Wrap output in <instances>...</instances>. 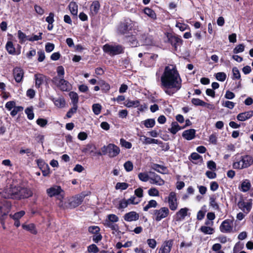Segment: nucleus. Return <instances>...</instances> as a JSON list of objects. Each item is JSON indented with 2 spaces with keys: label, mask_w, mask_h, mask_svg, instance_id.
Listing matches in <instances>:
<instances>
[{
  "label": "nucleus",
  "mask_w": 253,
  "mask_h": 253,
  "mask_svg": "<svg viewBox=\"0 0 253 253\" xmlns=\"http://www.w3.org/2000/svg\"><path fill=\"white\" fill-rule=\"evenodd\" d=\"M161 87L169 96L173 95L180 89L182 80L175 66L169 65L165 68L161 77Z\"/></svg>",
  "instance_id": "f257e3e1"
},
{
  "label": "nucleus",
  "mask_w": 253,
  "mask_h": 253,
  "mask_svg": "<svg viewBox=\"0 0 253 253\" xmlns=\"http://www.w3.org/2000/svg\"><path fill=\"white\" fill-rule=\"evenodd\" d=\"M253 165V157L250 155H244L237 156L234 159L232 168L235 169H243L250 167Z\"/></svg>",
  "instance_id": "f03ea898"
},
{
  "label": "nucleus",
  "mask_w": 253,
  "mask_h": 253,
  "mask_svg": "<svg viewBox=\"0 0 253 253\" xmlns=\"http://www.w3.org/2000/svg\"><path fill=\"white\" fill-rule=\"evenodd\" d=\"M102 49L105 53L111 56H114L124 52L123 46L117 44L106 43L103 46Z\"/></svg>",
  "instance_id": "7ed1b4c3"
},
{
  "label": "nucleus",
  "mask_w": 253,
  "mask_h": 253,
  "mask_svg": "<svg viewBox=\"0 0 253 253\" xmlns=\"http://www.w3.org/2000/svg\"><path fill=\"white\" fill-rule=\"evenodd\" d=\"M102 154L99 153V155H107L109 157H116L120 152V149L117 145L110 143L107 146H104L101 148Z\"/></svg>",
  "instance_id": "20e7f679"
},
{
  "label": "nucleus",
  "mask_w": 253,
  "mask_h": 253,
  "mask_svg": "<svg viewBox=\"0 0 253 253\" xmlns=\"http://www.w3.org/2000/svg\"><path fill=\"white\" fill-rule=\"evenodd\" d=\"M52 83L63 91H68L72 89L71 84L63 78L54 77Z\"/></svg>",
  "instance_id": "39448f33"
},
{
  "label": "nucleus",
  "mask_w": 253,
  "mask_h": 253,
  "mask_svg": "<svg viewBox=\"0 0 253 253\" xmlns=\"http://www.w3.org/2000/svg\"><path fill=\"white\" fill-rule=\"evenodd\" d=\"M219 230L223 233H232L235 232L233 227V220L227 219L222 222Z\"/></svg>",
  "instance_id": "423d86ee"
},
{
  "label": "nucleus",
  "mask_w": 253,
  "mask_h": 253,
  "mask_svg": "<svg viewBox=\"0 0 253 253\" xmlns=\"http://www.w3.org/2000/svg\"><path fill=\"white\" fill-rule=\"evenodd\" d=\"M136 23L129 19H126L121 23L118 27V30L121 34H126L128 31L132 30L135 27Z\"/></svg>",
  "instance_id": "0eeeda50"
},
{
  "label": "nucleus",
  "mask_w": 253,
  "mask_h": 253,
  "mask_svg": "<svg viewBox=\"0 0 253 253\" xmlns=\"http://www.w3.org/2000/svg\"><path fill=\"white\" fill-rule=\"evenodd\" d=\"M165 200L168 202L169 207L171 211H175L177 209L178 202L175 192H170L169 196L165 198Z\"/></svg>",
  "instance_id": "6e6552de"
},
{
  "label": "nucleus",
  "mask_w": 253,
  "mask_h": 253,
  "mask_svg": "<svg viewBox=\"0 0 253 253\" xmlns=\"http://www.w3.org/2000/svg\"><path fill=\"white\" fill-rule=\"evenodd\" d=\"M47 195L50 197H59L60 199L63 198V194L64 193L60 186L56 185H53L46 190Z\"/></svg>",
  "instance_id": "1a4fd4ad"
},
{
  "label": "nucleus",
  "mask_w": 253,
  "mask_h": 253,
  "mask_svg": "<svg viewBox=\"0 0 253 253\" xmlns=\"http://www.w3.org/2000/svg\"><path fill=\"white\" fill-rule=\"evenodd\" d=\"M169 213V210L167 207H162L159 210H155L153 211V215L157 221H160L162 219L167 217Z\"/></svg>",
  "instance_id": "9d476101"
},
{
  "label": "nucleus",
  "mask_w": 253,
  "mask_h": 253,
  "mask_svg": "<svg viewBox=\"0 0 253 253\" xmlns=\"http://www.w3.org/2000/svg\"><path fill=\"white\" fill-rule=\"evenodd\" d=\"M173 245V240L165 241L159 249L158 253H170Z\"/></svg>",
  "instance_id": "9b49d317"
},
{
  "label": "nucleus",
  "mask_w": 253,
  "mask_h": 253,
  "mask_svg": "<svg viewBox=\"0 0 253 253\" xmlns=\"http://www.w3.org/2000/svg\"><path fill=\"white\" fill-rule=\"evenodd\" d=\"M238 206L245 213L248 214L252 209V203L251 200L246 202L243 200H241L238 203Z\"/></svg>",
  "instance_id": "f8f14e48"
},
{
  "label": "nucleus",
  "mask_w": 253,
  "mask_h": 253,
  "mask_svg": "<svg viewBox=\"0 0 253 253\" xmlns=\"http://www.w3.org/2000/svg\"><path fill=\"white\" fill-rule=\"evenodd\" d=\"M85 196V195L81 194L73 197L69 203L70 208H74L81 205Z\"/></svg>",
  "instance_id": "ddd939ff"
},
{
  "label": "nucleus",
  "mask_w": 253,
  "mask_h": 253,
  "mask_svg": "<svg viewBox=\"0 0 253 253\" xmlns=\"http://www.w3.org/2000/svg\"><path fill=\"white\" fill-rule=\"evenodd\" d=\"M149 181L150 183L158 186H162L165 184V181L161 178L160 176L155 173L150 172Z\"/></svg>",
  "instance_id": "4468645a"
},
{
  "label": "nucleus",
  "mask_w": 253,
  "mask_h": 253,
  "mask_svg": "<svg viewBox=\"0 0 253 253\" xmlns=\"http://www.w3.org/2000/svg\"><path fill=\"white\" fill-rule=\"evenodd\" d=\"M19 186H11L7 190V198L19 199Z\"/></svg>",
  "instance_id": "2eb2a0df"
},
{
  "label": "nucleus",
  "mask_w": 253,
  "mask_h": 253,
  "mask_svg": "<svg viewBox=\"0 0 253 253\" xmlns=\"http://www.w3.org/2000/svg\"><path fill=\"white\" fill-rule=\"evenodd\" d=\"M189 209L187 208H184L180 209L176 212L174 217L176 221H181L185 219V217L188 215Z\"/></svg>",
  "instance_id": "dca6fc26"
},
{
  "label": "nucleus",
  "mask_w": 253,
  "mask_h": 253,
  "mask_svg": "<svg viewBox=\"0 0 253 253\" xmlns=\"http://www.w3.org/2000/svg\"><path fill=\"white\" fill-rule=\"evenodd\" d=\"M123 218L127 222H131L137 220L139 218V215L135 211H131L124 214Z\"/></svg>",
  "instance_id": "f3484780"
},
{
  "label": "nucleus",
  "mask_w": 253,
  "mask_h": 253,
  "mask_svg": "<svg viewBox=\"0 0 253 253\" xmlns=\"http://www.w3.org/2000/svg\"><path fill=\"white\" fill-rule=\"evenodd\" d=\"M10 208V204L9 202L5 201L3 205H0V218L4 219L7 215Z\"/></svg>",
  "instance_id": "a211bd4d"
},
{
  "label": "nucleus",
  "mask_w": 253,
  "mask_h": 253,
  "mask_svg": "<svg viewBox=\"0 0 253 253\" xmlns=\"http://www.w3.org/2000/svg\"><path fill=\"white\" fill-rule=\"evenodd\" d=\"M13 74L16 82L20 83L22 81L24 76V72L22 69L19 67L15 68L13 69Z\"/></svg>",
  "instance_id": "6ab92c4d"
},
{
  "label": "nucleus",
  "mask_w": 253,
  "mask_h": 253,
  "mask_svg": "<svg viewBox=\"0 0 253 253\" xmlns=\"http://www.w3.org/2000/svg\"><path fill=\"white\" fill-rule=\"evenodd\" d=\"M140 140L143 144L148 145L151 144H160L162 142L158 139L147 137L145 135L140 136Z\"/></svg>",
  "instance_id": "aec40b11"
},
{
  "label": "nucleus",
  "mask_w": 253,
  "mask_h": 253,
  "mask_svg": "<svg viewBox=\"0 0 253 253\" xmlns=\"http://www.w3.org/2000/svg\"><path fill=\"white\" fill-rule=\"evenodd\" d=\"M253 116V111H249L239 114L237 116V119L241 122L245 121Z\"/></svg>",
  "instance_id": "412c9836"
},
{
  "label": "nucleus",
  "mask_w": 253,
  "mask_h": 253,
  "mask_svg": "<svg viewBox=\"0 0 253 253\" xmlns=\"http://www.w3.org/2000/svg\"><path fill=\"white\" fill-rule=\"evenodd\" d=\"M19 199L26 198L31 196L33 194L32 191L27 188L19 187Z\"/></svg>",
  "instance_id": "4be33fe9"
},
{
  "label": "nucleus",
  "mask_w": 253,
  "mask_h": 253,
  "mask_svg": "<svg viewBox=\"0 0 253 253\" xmlns=\"http://www.w3.org/2000/svg\"><path fill=\"white\" fill-rule=\"evenodd\" d=\"M35 80V86L39 88L43 84L45 76L41 74H36L34 76Z\"/></svg>",
  "instance_id": "5701e85b"
},
{
  "label": "nucleus",
  "mask_w": 253,
  "mask_h": 253,
  "mask_svg": "<svg viewBox=\"0 0 253 253\" xmlns=\"http://www.w3.org/2000/svg\"><path fill=\"white\" fill-rule=\"evenodd\" d=\"M196 131L194 129H190L184 131L182 133V136L187 140H190L194 138Z\"/></svg>",
  "instance_id": "b1692460"
},
{
  "label": "nucleus",
  "mask_w": 253,
  "mask_h": 253,
  "mask_svg": "<svg viewBox=\"0 0 253 253\" xmlns=\"http://www.w3.org/2000/svg\"><path fill=\"white\" fill-rule=\"evenodd\" d=\"M100 3L98 1H94L92 2L90 7V13L92 15H96L100 9Z\"/></svg>",
  "instance_id": "393cba45"
},
{
  "label": "nucleus",
  "mask_w": 253,
  "mask_h": 253,
  "mask_svg": "<svg viewBox=\"0 0 253 253\" xmlns=\"http://www.w3.org/2000/svg\"><path fill=\"white\" fill-rule=\"evenodd\" d=\"M216 197L215 195H211L210 197V202H209V205L210 206L212 207V208L214 210H219V207L216 202Z\"/></svg>",
  "instance_id": "a878e982"
},
{
  "label": "nucleus",
  "mask_w": 253,
  "mask_h": 253,
  "mask_svg": "<svg viewBox=\"0 0 253 253\" xmlns=\"http://www.w3.org/2000/svg\"><path fill=\"white\" fill-rule=\"evenodd\" d=\"M22 228L34 234H36L37 231L36 229L35 225L33 223H30L29 224H23L22 225Z\"/></svg>",
  "instance_id": "bb28decb"
},
{
  "label": "nucleus",
  "mask_w": 253,
  "mask_h": 253,
  "mask_svg": "<svg viewBox=\"0 0 253 253\" xmlns=\"http://www.w3.org/2000/svg\"><path fill=\"white\" fill-rule=\"evenodd\" d=\"M156 122L154 119H148L141 122L146 128H152L155 125Z\"/></svg>",
  "instance_id": "cd10ccee"
},
{
  "label": "nucleus",
  "mask_w": 253,
  "mask_h": 253,
  "mask_svg": "<svg viewBox=\"0 0 253 253\" xmlns=\"http://www.w3.org/2000/svg\"><path fill=\"white\" fill-rule=\"evenodd\" d=\"M251 187V184L249 180L245 179L241 183V190L244 192L248 191Z\"/></svg>",
  "instance_id": "c85d7f7f"
},
{
  "label": "nucleus",
  "mask_w": 253,
  "mask_h": 253,
  "mask_svg": "<svg viewBox=\"0 0 253 253\" xmlns=\"http://www.w3.org/2000/svg\"><path fill=\"white\" fill-rule=\"evenodd\" d=\"M125 105L128 107H137L139 106L140 102L138 100H127L126 101L125 103Z\"/></svg>",
  "instance_id": "c756f323"
},
{
  "label": "nucleus",
  "mask_w": 253,
  "mask_h": 253,
  "mask_svg": "<svg viewBox=\"0 0 253 253\" xmlns=\"http://www.w3.org/2000/svg\"><path fill=\"white\" fill-rule=\"evenodd\" d=\"M199 230L204 234L210 235L213 234L214 231V230L213 228L205 225L202 226L199 229Z\"/></svg>",
  "instance_id": "7c9ffc66"
},
{
  "label": "nucleus",
  "mask_w": 253,
  "mask_h": 253,
  "mask_svg": "<svg viewBox=\"0 0 253 253\" xmlns=\"http://www.w3.org/2000/svg\"><path fill=\"white\" fill-rule=\"evenodd\" d=\"M57 199L59 201L58 203V206L62 209L70 208L69 203H67L64 200V193L63 194V198L60 199L59 197H57Z\"/></svg>",
  "instance_id": "2f4dec72"
},
{
  "label": "nucleus",
  "mask_w": 253,
  "mask_h": 253,
  "mask_svg": "<svg viewBox=\"0 0 253 253\" xmlns=\"http://www.w3.org/2000/svg\"><path fill=\"white\" fill-rule=\"evenodd\" d=\"M69 10L73 15H77L78 14V5L75 2H71L68 5Z\"/></svg>",
  "instance_id": "473e14b6"
},
{
  "label": "nucleus",
  "mask_w": 253,
  "mask_h": 253,
  "mask_svg": "<svg viewBox=\"0 0 253 253\" xmlns=\"http://www.w3.org/2000/svg\"><path fill=\"white\" fill-rule=\"evenodd\" d=\"M171 127L169 128V130L173 134H176L181 128L177 122H172L171 124Z\"/></svg>",
  "instance_id": "72a5a7b5"
},
{
  "label": "nucleus",
  "mask_w": 253,
  "mask_h": 253,
  "mask_svg": "<svg viewBox=\"0 0 253 253\" xmlns=\"http://www.w3.org/2000/svg\"><path fill=\"white\" fill-rule=\"evenodd\" d=\"M5 48L6 50L9 54H15V49L12 42L8 41L6 44Z\"/></svg>",
  "instance_id": "f704fd0d"
},
{
  "label": "nucleus",
  "mask_w": 253,
  "mask_h": 253,
  "mask_svg": "<svg viewBox=\"0 0 253 253\" xmlns=\"http://www.w3.org/2000/svg\"><path fill=\"white\" fill-rule=\"evenodd\" d=\"M158 203L154 200H151L148 202V204L143 208V210L145 211H148L150 208H155L157 207Z\"/></svg>",
  "instance_id": "c9c22d12"
},
{
  "label": "nucleus",
  "mask_w": 253,
  "mask_h": 253,
  "mask_svg": "<svg viewBox=\"0 0 253 253\" xmlns=\"http://www.w3.org/2000/svg\"><path fill=\"white\" fill-rule=\"evenodd\" d=\"M69 96L70 99H71L73 105H77L79 101V96L78 94L75 92L72 91L70 92Z\"/></svg>",
  "instance_id": "e433bc0d"
},
{
  "label": "nucleus",
  "mask_w": 253,
  "mask_h": 253,
  "mask_svg": "<svg viewBox=\"0 0 253 253\" xmlns=\"http://www.w3.org/2000/svg\"><path fill=\"white\" fill-rule=\"evenodd\" d=\"M119 221V217L114 214H110L107 215V218L105 220V222H109L110 223H115Z\"/></svg>",
  "instance_id": "4c0bfd02"
},
{
  "label": "nucleus",
  "mask_w": 253,
  "mask_h": 253,
  "mask_svg": "<svg viewBox=\"0 0 253 253\" xmlns=\"http://www.w3.org/2000/svg\"><path fill=\"white\" fill-rule=\"evenodd\" d=\"M129 205L127 199H123L119 201L117 208L119 210H123L126 208Z\"/></svg>",
  "instance_id": "58836bf2"
},
{
  "label": "nucleus",
  "mask_w": 253,
  "mask_h": 253,
  "mask_svg": "<svg viewBox=\"0 0 253 253\" xmlns=\"http://www.w3.org/2000/svg\"><path fill=\"white\" fill-rule=\"evenodd\" d=\"M144 12L145 14L147 15L149 17L151 18L152 19H155L156 18V14L154 10L149 8L148 7H146L144 9Z\"/></svg>",
  "instance_id": "ea45409f"
},
{
  "label": "nucleus",
  "mask_w": 253,
  "mask_h": 253,
  "mask_svg": "<svg viewBox=\"0 0 253 253\" xmlns=\"http://www.w3.org/2000/svg\"><path fill=\"white\" fill-rule=\"evenodd\" d=\"M18 37L19 39V42L23 43L25 41H28L29 36H27L23 32L19 30L18 31Z\"/></svg>",
  "instance_id": "a19ab883"
},
{
  "label": "nucleus",
  "mask_w": 253,
  "mask_h": 253,
  "mask_svg": "<svg viewBox=\"0 0 253 253\" xmlns=\"http://www.w3.org/2000/svg\"><path fill=\"white\" fill-rule=\"evenodd\" d=\"M153 169L157 172L161 173H165L167 170L166 167L158 164H154Z\"/></svg>",
  "instance_id": "79ce46f5"
},
{
  "label": "nucleus",
  "mask_w": 253,
  "mask_h": 253,
  "mask_svg": "<svg viewBox=\"0 0 253 253\" xmlns=\"http://www.w3.org/2000/svg\"><path fill=\"white\" fill-rule=\"evenodd\" d=\"M92 111L95 115H99L102 109V106L99 103H96L93 104L92 106Z\"/></svg>",
  "instance_id": "37998d69"
},
{
  "label": "nucleus",
  "mask_w": 253,
  "mask_h": 253,
  "mask_svg": "<svg viewBox=\"0 0 253 253\" xmlns=\"http://www.w3.org/2000/svg\"><path fill=\"white\" fill-rule=\"evenodd\" d=\"M55 105L58 107H63L65 106V102L63 98L59 97L54 100Z\"/></svg>",
  "instance_id": "c03bdc74"
},
{
  "label": "nucleus",
  "mask_w": 253,
  "mask_h": 253,
  "mask_svg": "<svg viewBox=\"0 0 253 253\" xmlns=\"http://www.w3.org/2000/svg\"><path fill=\"white\" fill-rule=\"evenodd\" d=\"M138 177L139 179L143 182H147V181H150V176H149L148 174L146 172H140L138 174Z\"/></svg>",
  "instance_id": "a18cd8bd"
},
{
  "label": "nucleus",
  "mask_w": 253,
  "mask_h": 253,
  "mask_svg": "<svg viewBox=\"0 0 253 253\" xmlns=\"http://www.w3.org/2000/svg\"><path fill=\"white\" fill-rule=\"evenodd\" d=\"M26 114L27 115L28 118L32 120L34 118V114L33 113V108L32 107H28L25 110Z\"/></svg>",
  "instance_id": "49530a36"
},
{
  "label": "nucleus",
  "mask_w": 253,
  "mask_h": 253,
  "mask_svg": "<svg viewBox=\"0 0 253 253\" xmlns=\"http://www.w3.org/2000/svg\"><path fill=\"white\" fill-rule=\"evenodd\" d=\"M124 167L125 170L127 172H129V171H132L133 169V165L132 163L130 161H126L124 164Z\"/></svg>",
  "instance_id": "de8ad7c7"
},
{
  "label": "nucleus",
  "mask_w": 253,
  "mask_h": 253,
  "mask_svg": "<svg viewBox=\"0 0 253 253\" xmlns=\"http://www.w3.org/2000/svg\"><path fill=\"white\" fill-rule=\"evenodd\" d=\"M192 103L196 106H205L207 104L206 102L198 98L192 99Z\"/></svg>",
  "instance_id": "09e8293b"
},
{
  "label": "nucleus",
  "mask_w": 253,
  "mask_h": 253,
  "mask_svg": "<svg viewBox=\"0 0 253 253\" xmlns=\"http://www.w3.org/2000/svg\"><path fill=\"white\" fill-rule=\"evenodd\" d=\"M25 212L24 211H21L14 213L13 215L10 214V216L14 220H19L25 214Z\"/></svg>",
  "instance_id": "8fccbe9b"
},
{
  "label": "nucleus",
  "mask_w": 253,
  "mask_h": 253,
  "mask_svg": "<svg viewBox=\"0 0 253 253\" xmlns=\"http://www.w3.org/2000/svg\"><path fill=\"white\" fill-rule=\"evenodd\" d=\"M148 194L150 196H159V191L156 188H151L148 190Z\"/></svg>",
  "instance_id": "3c124183"
},
{
  "label": "nucleus",
  "mask_w": 253,
  "mask_h": 253,
  "mask_svg": "<svg viewBox=\"0 0 253 253\" xmlns=\"http://www.w3.org/2000/svg\"><path fill=\"white\" fill-rule=\"evenodd\" d=\"M216 79L221 82H223L226 80V75L223 72H218L215 75Z\"/></svg>",
  "instance_id": "603ef678"
},
{
  "label": "nucleus",
  "mask_w": 253,
  "mask_h": 253,
  "mask_svg": "<svg viewBox=\"0 0 253 253\" xmlns=\"http://www.w3.org/2000/svg\"><path fill=\"white\" fill-rule=\"evenodd\" d=\"M36 161L38 167L41 169H43L44 168L47 169V168H48V165L46 164L42 160L38 159Z\"/></svg>",
  "instance_id": "864d4df0"
},
{
  "label": "nucleus",
  "mask_w": 253,
  "mask_h": 253,
  "mask_svg": "<svg viewBox=\"0 0 253 253\" xmlns=\"http://www.w3.org/2000/svg\"><path fill=\"white\" fill-rule=\"evenodd\" d=\"M120 144L122 147H125L127 149H130L132 147V144L130 142L126 141L124 138L120 139Z\"/></svg>",
  "instance_id": "5fc2aeb1"
},
{
  "label": "nucleus",
  "mask_w": 253,
  "mask_h": 253,
  "mask_svg": "<svg viewBox=\"0 0 253 253\" xmlns=\"http://www.w3.org/2000/svg\"><path fill=\"white\" fill-rule=\"evenodd\" d=\"M189 159L193 160H200V162L203 161L202 157L196 152L192 153L189 157Z\"/></svg>",
  "instance_id": "6e6d98bb"
},
{
  "label": "nucleus",
  "mask_w": 253,
  "mask_h": 253,
  "mask_svg": "<svg viewBox=\"0 0 253 253\" xmlns=\"http://www.w3.org/2000/svg\"><path fill=\"white\" fill-rule=\"evenodd\" d=\"M100 84L101 89L105 92L108 91L110 89V85L108 83H105L104 81H102L100 82Z\"/></svg>",
  "instance_id": "4d7b16f0"
},
{
  "label": "nucleus",
  "mask_w": 253,
  "mask_h": 253,
  "mask_svg": "<svg viewBox=\"0 0 253 253\" xmlns=\"http://www.w3.org/2000/svg\"><path fill=\"white\" fill-rule=\"evenodd\" d=\"M128 187L127 183L125 182H118L116 185V189L125 190Z\"/></svg>",
  "instance_id": "13d9d810"
},
{
  "label": "nucleus",
  "mask_w": 253,
  "mask_h": 253,
  "mask_svg": "<svg viewBox=\"0 0 253 253\" xmlns=\"http://www.w3.org/2000/svg\"><path fill=\"white\" fill-rule=\"evenodd\" d=\"M105 225L110 228H111L112 230L117 231L119 230V226L117 224L113 223H110L109 222H105Z\"/></svg>",
  "instance_id": "bf43d9fd"
},
{
  "label": "nucleus",
  "mask_w": 253,
  "mask_h": 253,
  "mask_svg": "<svg viewBox=\"0 0 253 253\" xmlns=\"http://www.w3.org/2000/svg\"><path fill=\"white\" fill-rule=\"evenodd\" d=\"M57 76L55 77L64 78L65 74L64 69L62 66H58L57 69Z\"/></svg>",
  "instance_id": "052dcab7"
},
{
  "label": "nucleus",
  "mask_w": 253,
  "mask_h": 253,
  "mask_svg": "<svg viewBox=\"0 0 253 253\" xmlns=\"http://www.w3.org/2000/svg\"><path fill=\"white\" fill-rule=\"evenodd\" d=\"M129 205H136L140 202V199L136 198L134 196H131L130 198L127 199Z\"/></svg>",
  "instance_id": "680f3d73"
},
{
  "label": "nucleus",
  "mask_w": 253,
  "mask_h": 253,
  "mask_svg": "<svg viewBox=\"0 0 253 253\" xmlns=\"http://www.w3.org/2000/svg\"><path fill=\"white\" fill-rule=\"evenodd\" d=\"M233 79H239L241 77L240 73L237 67H233L232 69Z\"/></svg>",
  "instance_id": "e2e57ef3"
},
{
  "label": "nucleus",
  "mask_w": 253,
  "mask_h": 253,
  "mask_svg": "<svg viewBox=\"0 0 253 253\" xmlns=\"http://www.w3.org/2000/svg\"><path fill=\"white\" fill-rule=\"evenodd\" d=\"M78 109V105H73V107L71 108L69 111L67 113L66 116L68 118H71L73 114L75 113L77 110Z\"/></svg>",
  "instance_id": "0e129e2a"
},
{
  "label": "nucleus",
  "mask_w": 253,
  "mask_h": 253,
  "mask_svg": "<svg viewBox=\"0 0 253 253\" xmlns=\"http://www.w3.org/2000/svg\"><path fill=\"white\" fill-rule=\"evenodd\" d=\"M87 250L90 253H97L99 252V249L95 244H91L88 247Z\"/></svg>",
  "instance_id": "69168bd1"
},
{
  "label": "nucleus",
  "mask_w": 253,
  "mask_h": 253,
  "mask_svg": "<svg viewBox=\"0 0 253 253\" xmlns=\"http://www.w3.org/2000/svg\"><path fill=\"white\" fill-rule=\"evenodd\" d=\"M23 108L21 106H15L13 109L10 112V115L12 116H15L19 112L23 111Z\"/></svg>",
  "instance_id": "338daca9"
},
{
  "label": "nucleus",
  "mask_w": 253,
  "mask_h": 253,
  "mask_svg": "<svg viewBox=\"0 0 253 253\" xmlns=\"http://www.w3.org/2000/svg\"><path fill=\"white\" fill-rule=\"evenodd\" d=\"M95 148V146L92 144H87L85 148H84L83 150V152L84 153H86L87 152H89L90 153L93 152V149Z\"/></svg>",
  "instance_id": "774afa93"
}]
</instances>
